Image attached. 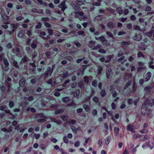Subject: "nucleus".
I'll return each mask as SVG.
<instances>
[{
  "mask_svg": "<svg viewBox=\"0 0 154 154\" xmlns=\"http://www.w3.org/2000/svg\"><path fill=\"white\" fill-rule=\"evenodd\" d=\"M66 1V0H63L58 5V7L61 8V10L63 11H64L67 8L65 4Z\"/></svg>",
  "mask_w": 154,
  "mask_h": 154,
  "instance_id": "obj_1",
  "label": "nucleus"
},
{
  "mask_svg": "<svg viewBox=\"0 0 154 154\" xmlns=\"http://www.w3.org/2000/svg\"><path fill=\"white\" fill-rule=\"evenodd\" d=\"M116 26L115 23L112 21L109 22L107 24V27L111 30H113L115 28Z\"/></svg>",
  "mask_w": 154,
  "mask_h": 154,
  "instance_id": "obj_2",
  "label": "nucleus"
},
{
  "mask_svg": "<svg viewBox=\"0 0 154 154\" xmlns=\"http://www.w3.org/2000/svg\"><path fill=\"white\" fill-rule=\"evenodd\" d=\"M28 58L26 56H24L22 58L20 63L22 64L27 62L28 61Z\"/></svg>",
  "mask_w": 154,
  "mask_h": 154,
  "instance_id": "obj_3",
  "label": "nucleus"
},
{
  "mask_svg": "<svg viewBox=\"0 0 154 154\" xmlns=\"http://www.w3.org/2000/svg\"><path fill=\"white\" fill-rule=\"evenodd\" d=\"M2 17L3 19V21L5 23V24H8L9 23L7 21L9 18L5 14L2 15Z\"/></svg>",
  "mask_w": 154,
  "mask_h": 154,
  "instance_id": "obj_4",
  "label": "nucleus"
},
{
  "mask_svg": "<svg viewBox=\"0 0 154 154\" xmlns=\"http://www.w3.org/2000/svg\"><path fill=\"white\" fill-rule=\"evenodd\" d=\"M127 129L128 131H130L132 132H135L133 126L131 124H129L128 125L127 127Z\"/></svg>",
  "mask_w": 154,
  "mask_h": 154,
  "instance_id": "obj_5",
  "label": "nucleus"
},
{
  "mask_svg": "<svg viewBox=\"0 0 154 154\" xmlns=\"http://www.w3.org/2000/svg\"><path fill=\"white\" fill-rule=\"evenodd\" d=\"M151 87H150L147 86L144 88V90L146 91V94L147 95L151 93Z\"/></svg>",
  "mask_w": 154,
  "mask_h": 154,
  "instance_id": "obj_6",
  "label": "nucleus"
},
{
  "mask_svg": "<svg viewBox=\"0 0 154 154\" xmlns=\"http://www.w3.org/2000/svg\"><path fill=\"white\" fill-rule=\"evenodd\" d=\"M151 76V72H148L145 76V79L146 81L147 82L149 80Z\"/></svg>",
  "mask_w": 154,
  "mask_h": 154,
  "instance_id": "obj_7",
  "label": "nucleus"
},
{
  "mask_svg": "<svg viewBox=\"0 0 154 154\" xmlns=\"http://www.w3.org/2000/svg\"><path fill=\"white\" fill-rule=\"evenodd\" d=\"M26 82V80L23 79H20L19 81V85L21 87L24 86Z\"/></svg>",
  "mask_w": 154,
  "mask_h": 154,
  "instance_id": "obj_8",
  "label": "nucleus"
},
{
  "mask_svg": "<svg viewBox=\"0 0 154 154\" xmlns=\"http://www.w3.org/2000/svg\"><path fill=\"white\" fill-rule=\"evenodd\" d=\"M134 39L137 41H140L142 39V36L140 34H136L134 37Z\"/></svg>",
  "mask_w": 154,
  "mask_h": 154,
  "instance_id": "obj_9",
  "label": "nucleus"
},
{
  "mask_svg": "<svg viewBox=\"0 0 154 154\" xmlns=\"http://www.w3.org/2000/svg\"><path fill=\"white\" fill-rule=\"evenodd\" d=\"M146 113L147 116L150 119L152 118V111L150 109H148L147 110Z\"/></svg>",
  "mask_w": 154,
  "mask_h": 154,
  "instance_id": "obj_10",
  "label": "nucleus"
},
{
  "mask_svg": "<svg viewBox=\"0 0 154 154\" xmlns=\"http://www.w3.org/2000/svg\"><path fill=\"white\" fill-rule=\"evenodd\" d=\"M112 71V70L110 68H108L106 71V75L107 79H109L110 76V74Z\"/></svg>",
  "mask_w": 154,
  "mask_h": 154,
  "instance_id": "obj_11",
  "label": "nucleus"
},
{
  "mask_svg": "<svg viewBox=\"0 0 154 154\" xmlns=\"http://www.w3.org/2000/svg\"><path fill=\"white\" fill-rule=\"evenodd\" d=\"M72 7L75 10H79L80 8L79 6L76 3H73L72 4Z\"/></svg>",
  "mask_w": 154,
  "mask_h": 154,
  "instance_id": "obj_12",
  "label": "nucleus"
},
{
  "mask_svg": "<svg viewBox=\"0 0 154 154\" xmlns=\"http://www.w3.org/2000/svg\"><path fill=\"white\" fill-rule=\"evenodd\" d=\"M12 51L13 53H19L20 51V48L18 47L13 48Z\"/></svg>",
  "mask_w": 154,
  "mask_h": 154,
  "instance_id": "obj_13",
  "label": "nucleus"
},
{
  "mask_svg": "<svg viewBox=\"0 0 154 154\" xmlns=\"http://www.w3.org/2000/svg\"><path fill=\"white\" fill-rule=\"evenodd\" d=\"M95 46V42L94 41H91L88 44V46L90 48L94 47Z\"/></svg>",
  "mask_w": 154,
  "mask_h": 154,
  "instance_id": "obj_14",
  "label": "nucleus"
},
{
  "mask_svg": "<svg viewBox=\"0 0 154 154\" xmlns=\"http://www.w3.org/2000/svg\"><path fill=\"white\" fill-rule=\"evenodd\" d=\"M75 17H78L79 15L81 16H83L84 15V13L81 11H77L75 12Z\"/></svg>",
  "mask_w": 154,
  "mask_h": 154,
  "instance_id": "obj_15",
  "label": "nucleus"
},
{
  "mask_svg": "<svg viewBox=\"0 0 154 154\" xmlns=\"http://www.w3.org/2000/svg\"><path fill=\"white\" fill-rule=\"evenodd\" d=\"M70 100V98L69 97H64L62 99V101L64 103L68 102Z\"/></svg>",
  "mask_w": 154,
  "mask_h": 154,
  "instance_id": "obj_16",
  "label": "nucleus"
},
{
  "mask_svg": "<svg viewBox=\"0 0 154 154\" xmlns=\"http://www.w3.org/2000/svg\"><path fill=\"white\" fill-rule=\"evenodd\" d=\"M103 16L101 15H99L96 16L95 18V19L97 20H102L103 18Z\"/></svg>",
  "mask_w": 154,
  "mask_h": 154,
  "instance_id": "obj_17",
  "label": "nucleus"
},
{
  "mask_svg": "<svg viewBox=\"0 0 154 154\" xmlns=\"http://www.w3.org/2000/svg\"><path fill=\"white\" fill-rule=\"evenodd\" d=\"M25 33L24 31L21 30L20 32L18 34L17 36L19 38H21L23 36Z\"/></svg>",
  "mask_w": 154,
  "mask_h": 154,
  "instance_id": "obj_18",
  "label": "nucleus"
},
{
  "mask_svg": "<svg viewBox=\"0 0 154 154\" xmlns=\"http://www.w3.org/2000/svg\"><path fill=\"white\" fill-rule=\"evenodd\" d=\"M99 39L101 40V42L104 43V42H107V41L106 39L105 38L104 36H102L99 37Z\"/></svg>",
  "mask_w": 154,
  "mask_h": 154,
  "instance_id": "obj_19",
  "label": "nucleus"
},
{
  "mask_svg": "<svg viewBox=\"0 0 154 154\" xmlns=\"http://www.w3.org/2000/svg\"><path fill=\"white\" fill-rule=\"evenodd\" d=\"M54 66H53L52 68V69L51 70V67H48L47 68V70L46 71L47 72H49L50 73V76L51 75V74L53 71L54 69Z\"/></svg>",
  "mask_w": 154,
  "mask_h": 154,
  "instance_id": "obj_20",
  "label": "nucleus"
},
{
  "mask_svg": "<svg viewBox=\"0 0 154 154\" xmlns=\"http://www.w3.org/2000/svg\"><path fill=\"white\" fill-rule=\"evenodd\" d=\"M80 93V90L79 89H77L74 93V97L76 98H78Z\"/></svg>",
  "mask_w": 154,
  "mask_h": 154,
  "instance_id": "obj_21",
  "label": "nucleus"
},
{
  "mask_svg": "<svg viewBox=\"0 0 154 154\" xmlns=\"http://www.w3.org/2000/svg\"><path fill=\"white\" fill-rule=\"evenodd\" d=\"M106 35L109 37L112 38V39H114L115 38L113 36L112 33L109 31H107L106 32Z\"/></svg>",
  "mask_w": 154,
  "mask_h": 154,
  "instance_id": "obj_22",
  "label": "nucleus"
},
{
  "mask_svg": "<svg viewBox=\"0 0 154 154\" xmlns=\"http://www.w3.org/2000/svg\"><path fill=\"white\" fill-rule=\"evenodd\" d=\"M71 128L72 131L75 134L77 133V131H78L79 130V129L78 128H76L73 126H71Z\"/></svg>",
  "mask_w": 154,
  "mask_h": 154,
  "instance_id": "obj_23",
  "label": "nucleus"
},
{
  "mask_svg": "<svg viewBox=\"0 0 154 154\" xmlns=\"http://www.w3.org/2000/svg\"><path fill=\"white\" fill-rule=\"evenodd\" d=\"M116 11L119 14H121L123 13V11L121 7L118 8L116 9Z\"/></svg>",
  "mask_w": 154,
  "mask_h": 154,
  "instance_id": "obj_24",
  "label": "nucleus"
},
{
  "mask_svg": "<svg viewBox=\"0 0 154 154\" xmlns=\"http://www.w3.org/2000/svg\"><path fill=\"white\" fill-rule=\"evenodd\" d=\"M83 107L85 109V110L86 112H88L89 111V110L90 109V107L89 106L86 104H84L83 106Z\"/></svg>",
  "mask_w": 154,
  "mask_h": 154,
  "instance_id": "obj_25",
  "label": "nucleus"
},
{
  "mask_svg": "<svg viewBox=\"0 0 154 154\" xmlns=\"http://www.w3.org/2000/svg\"><path fill=\"white\" fill-rule=\"evenodd\" d=\"M102 70L103 67L101 66H99L98 68V75L100 74Z\"/></svg>",
  "mask_w": 154,
  "mask_h": 154,
  "instance_id": "obj_26",
  "label": "nucleus"
},
{
  "mask_svg": "<svg viewBox=\"0 0 154 154\" xmlns=\"http://www.w3.org/2000/svg\"><path fill=\"white\" fill-rule=\"evenodd\" d=\"M11 26L13 29H16L18 27V25L17 24L12 23L10 25Z\"/></svg>",
  "mask_w": 154,
  "mask_h": 154,
  "instance_id": "obj_27",
  "label": "nucleus"
},
{
  "mask_svg": "<svg viewBox=\"0 0 154 154\" xmlns=\"http://www.w3.org/2000/svg\"><path fill=\"white\" fill-rule=\"evenodd\" d=\"M61 119L63 121L67 120L68 118V116L67 115H63L60 116Z\"/></svg>",
  "mask_w": 154,
  "mask_h": 154,
  "instance_id": "obj_28",
  "label": "nucleus"
},
{
  "mask_svg": "<svg viewBox=\"0 0 154 154\" xmlns=\"http://www.w3.org/2000/svg\"><path fill=\"white\" fill-rule=\"evenodd\" d=\"M135 55H136L135 54L132 56H130L128 58V61L129 62H131L132 61L134 60L136 57Z\"/></svg>",
  "mask_w": 154,
  "mask_h": 154,
  "instance_id": "obj_29",
  "label": "nucleus"
},
{
  "mask_svg": "<svg viewBox=\"0 0 154 154\" xmlns=\"http://www.w3.org/2000/svg\"><path fill=\"white\" fill-rule=\"evenodd\" d=\"M130 44V42H123L121 43V46L123 47L125 45H128Z\"/></svg>",
  "mask_w": 154,
  "mask_h": 154,
  "instance_id": "obj_30",
  "label": "nucleus"
},
{
  "mask_svg": "<svg viewBox=\"0 0 154 154\" xmlns=\"http://www.w3.org/2000/svg\"><path fill=\"white\" fill-rule=\"evenodd\" d=\"M114 130L116 136H118L119 135L118 132L119 131V128H118L115 127Z\"/></svg>",
  "mask_w": 154,
  "mask_h": 154,
  "instance_id": "obj_31",
  "label": "nucleus"
},
{
  "mask_svg": "<svg viewBox=\"0 0 154 154\" xmlns=\"http://www.w3.org/2000/svg\"><path fill=\"white\" fill-rule=\"evenodd\" d=\"M50 73L46 71H45L43 74H42V76H44V78H46L48 77L49 74Z\"/></svg>",
  "mask_w": 154,
  "mask_h": 154,
  "instance_id": "obj_32",
  "label": "nucleus"
},
{
  "mask_svg": "<svg viewBox=\"0 0 154 154\" xmlns=\"http://www.w3.org/2000/svg\"><path fill=\"white\" fill-rule=\"evenodd\" d=\"M3 60L4 64L5 66H9V63L7 59L4 58Z\"/></svg>",
  "mask_w": 154,
  "mask_h": 154,
  "instance_id": "obj_33",
  "label": "nucleus"
},
{
  "mask_svg": "<svg viewBox=\"0 0 154 154\" xmlns=\"http://www.w3.org/2000/svg\"><path fill=\"white\" fill-rule=\"evenodd\" d=\"M69 76V74L68 72H66L63 74V75L61 77V78H62L63 79H65Z\"/></svg>",
  "mask_w": 154,
  "mask_h": 154,
  "instance_id": "obj_34",
  "label": "nucleus"
},
{
  "mask_svg": "<svg viewBox=\"0 0 154 154\" xmlns=\"http://www.w3.org/2000/svg\"><path fill=\"white\" fill-rule=\"evenodd\" d=\"M42 27V24L40 22H38L37 25L35 26V28L39 29Z\"/></svg>",
  "mask_w": 154,
  "mask_h": 154,
  "instance_id": "obj_35",
  "label": "nucleus"
},
{
  "mask_svg": "<svg viewBox=\"0 0 154 154\" xmlns=\"http://www.w3.org/2000/svg\"><path fill=\"white\" fill-rule=\"evenodd\" d=\"M110 139V137H107L105 139V143L106 145H108L109 143Z\"/></svg>",
  "mask_w": 154,
  "mask_h": 154,
  "instance_id": "obj_36",
  "label": "nucleus"
},
{
  "mask_svg": "<svg viewBox=\"0 0 154 154\" xmlns=\"http://www.w3.org/2000/svg\"><path fill=\"white\" fill-rule=\"evenodd\" d=\"M137 57L140 58L141 57H145L144 55L141 52H139L137 54Z\"/></svg>",
  "mask_w": 154,
  "mask_h": 154,
  "instance_id": "obj_37",
  "label": "nucleus"
},
{
  "mask_svg": "<svg viewBox=\"0 0 154 154\" xmlns=\"http://www.w3.org/2000/svg\"><path fill=\"white\" fill-rule=\"evenodd\" d=\"M100 94L102 97H104L106 95V92L105 90H103L100 92Z\"/></svg>",
  "mask_w": 154,
  "mask_h": 154,
  "instance_id": "obj_38",
  "label": "nucleus"
},
{
  "mask_svg": "<svg viewBox=\"0 0 154 154\" xmlns=\"http://www.w3.org/2000/svg\"><path fill=\"white\" fill-rule=\"evenodd\" d=\"M92 86L96 87L97 86V81L96 80H94L92 82Z\"/></svg>",
  "mask_w": 154,
  "mask_h": 154,
  "instance_id": "obj_39",
  "label": "nucleus"
},
{
  "mask_svg": "<svg viewBox=\"0 0 154 154\" xmlns=\"http://www.w3.org/2000/svg\"><path fill=\"white\" fill-rule=\"evenodd\" d=\"M101 45L100 44H97L96 46L92 48L93 50H97L99 48H100L101 47Z\"/></svg>",
  "mask_w": 154,
  "mask_h": 154,
  "instance_id": "obj_40",
  "label": "nucleus"
},
{
  "mask_svg": "<svg viewBox=\"0 0 154 154\" xmlns=\"http://www.w3.org/2000/svg\"><path fill=\"white\" fill-rule=\"evenodd\" d=\"M93 100L95 103H98L99 101L98 98L97 97H94L93 98Z\"/></svg>",
  "mask_w": 154,
  "mask_h": 154,
  "instance_id": "obj_41",
  "label": "nucleus"
},
{
  "mask_svg": "<svg viewBox=\"0 0 154 154\" xmlns=\"http://www.w3.org/2000/svg\"><path fill=\"white\" fill-rule=\"evenodd\" d=\"M84 81L85 83H88L89 82L88 77V76H85L83 77Z\"/></svg>",
  "mask_w": 154,
  "mask_h": 154,
  "instance_id": "obj_42",
  "label": "nucleus"
},
{
  "mask_svg": "<svg viewBox=\"0 0 154 154\" xmlns=\"http://www.w3.org/2000/svg\"><path fill=\"white\" fill-rule=\"evenodd\" d=\"M123 55V53L122 50H120L118 51L117 55L118 57L122 56Z\"/></svg>",
  "mask_w": 154,
  "mask_h": 154,
  "instance_id": "obj_43",
  "label": "nucleus"
},
{
  "mask_svg": "<svg viewBox=\"0 0 154 154\" xmlns=\"http://www.w3.org/2000/svg\"><path fill=\"white\" fill-rule=\"evenodd\" d=\"M44 24L45 26L47 28H51V25L48 23L45 22Z\"/></svg>",
  "mask_w": 154,
  "mask_h": 154,
  "instance_id": "obj_44",
  "label": "nucleus"
},
{
  "mask_svg": "<svg viewBox=\"0 0 154 154\" xmlns=\"http://www.w3.org/2000/svg\"><path fill=\"white\" fill-rule=\"evenodd\" d=\"M63 110L62 109L60 110H57L55 111V114H57L59 113H60L63 112Z\"/></svg>",
  "mask_w": 154,
  "mask_h": 154,
  "instance_id": "obj_45",
  "label": "nucleus"
},
{
  "mask_svg": "<svg viewBox=\"0 0 154 154\" xmlns=\"http://www.w3.org/2000/svg\"><path fill=\"white\" fill-rule=\"evenodd\" d=\"M145 67H139L137 68V71L138 72H140L142 71L143 69H145Z\"/></svg>",
  "mask_w": 154,
  "mask_h": 154,
  "instance_id": "obj_46",
  "label": "nucleus"
},
{
  "mask_svg": "<svg viewBox=\"0 0 154 154\" xmlns=\"http://www.w3.org/2000/svg\"><path fill=\"white\" fill-rule=\"evenodd\" d=\"M64 143H68V140L66 136H64L63 138Z\"/></svg>",
  "mask_w": 154,
  "mask_h": 154,
  "instance_id": "obj_47",
  "label": "nucleus"
},
{
  "mask_svg": "<svg viewBox=\"0 0 154 154\" xmlns=\"http://www.w3.org/2000/svg\"><path fill=\"white\" fill-rule=\"evenodd\" d=\"M107 10L112 14H114L115 12L114 10L112 8H107Z\"/></svg>",
  "mask_w": 154,
  "mask_h": 154,
  "instance_id": "obj_48",
  "label": "nucleus"
},
{
  "mask_svg": "<svg viewBox=\"0 0 154 154\" xmlns=\"http://www.w3.org/2000/svg\"><path fill=\"white\" fill-rule=\"evenodd\" d=\"M13 64L14 66L16 68H18L19 67V66L17 64V63L16 61L14 60H13Z\"/></svg>",
  "mask_w": 154,
  "mask_h": 154,
  "instance_id": "obj_49",
  "label": "nucleus"
},
{
  "mask_svg": "<svg viewBox=\"0 0 154 154\" xmlns=\"http://www.w3.org/2000/svg\"><path fill=\"white\" fill-rule=\"evenodd\" d=\"M147 103V101H146L144 102L142 104V106L141 107V109H143L145 108L146 107V104Z\"/></svg>",
  "mask_w": 154,
  "mask_h": 154,
  "instance_id": "obj_50",
  "label": "nucleus"
},
{
  "mask_svg": "<svg viewBox=\"0 0 154 154\" xmlns=\"http://www.w3.org/2000/svg\"><path fill=\"white\" fill-rule=\"evenodd\" d=\"M5 57V54L4 53L0 54V61L3 60L4 58Z\"/></svg>",
  "mask_w": 154,
  "mask_h": 154,
  "instance_id": "obj_51",
  "label": "nucleus"
},
{
  "mask_svg": "<svg viewBox=\"0 0 154 154\" xmlns=\"http://www.w3.org/2000/svg\"><path fill=\"white\" fill-rule=\"evenodd\" d=\"M98 52L101 53L105 54L106 51L103 49H100L98 51Z\"/></svg>",
  "mask_w": 154,
  "mask_h": 154,
  "instance_id": "obj_52",
  "label": "nucleus"
},
{
  "mask_svg": "<svg viewBox=\"0 0 154 154\" xmlns=\"http://www.w3.org/2000/svg\"><path fill=\"white\" fill-rule=\"evenodd\" d=\"M47 31L48 32V33L50 35H52L53 34V30L51 29H47Z\"/></svg>",
  "mask_w": 154,
  "mask_h": 154,
  "instance_id": "obj_53",
  "label": "nucleus"
},
{
  "mask_svg": "<svg viewBox=\"0 0 154 154\" xmlns=\"http://www.w3.org/2000/svg\"><path fill=\"white\" fill-rule=\"evenodd\" d=\"M25 4L27 5H31L32 4L31 1L29 0H25Z\"/></svg>",
  "mask_w": 154,
  "mask_h": 154,
  "instance_id": "obj_54",
  "label": "nucleus"
},
{
  "mask_svg": "<svg viewBox=\"0 0 154 154\" xmlns=\"http://www.w3.org/2000/svg\"><path fill=\"white\" fill-rule=\"evenodd\" d=\"M114 55L113 54L109 55L107 56V58L110 61V60L112 59Z\"/></svg>",
  "mask_w": 154,
  "mask_h": 154,
  "instance_id": "obj_55",
  "label": "nucleus"
},
{
  "mask_svg": "<svg viewBox=\"0 0 154 154\" xmlns=\"http://www.w3.org/2000/svg\"><path fill=\"white\" fill-rule=\"evenodd\" d=\"M31 46L32 48H35L37 46V45L35 43L32 42L31 44Z\"/></svg>",
  "mask_w": 154,
  "mask_h": 154,
  "instance_id": "obj_56",
  "label": "nucleus"
},
{
  "mask_svg": "<svg viewBox=\"0 0 154 154\" xmlns=\"http://www.w3.org/2000/svg\"><path fill=\"white\" fill-rule=\"evenodd\" d=\"M41 20L43 21H48L49 19L48 17H43L42 18Z\"/></svg>",
  "mask_w": 154,
  "mask_h": 154,
  "instance_id": "obj_57",
  "label": "nucleus"
},
{
  "mask_svg": "<svg viewBox=\"0 0 154 154\" xmlns=\"http://www.w3.org/2000/svg\"><path fill=\"white\" fill-rule=\"evenodd\" d=\"M80 144V142L79 141H78L75 142L74 143V146L75 147H77L79 146Z\"/></svg>",
  "mask_w": 154,
  "mask_h": 154,
  "instance_id": "obj_58",
  "label": "nucleus"
},
{
  "mask_svg": "<svg viewBox=\"0 0 154 154\" xmlns=\"http://www.w3.org/2000/svg\"><path fill=\"white\" fill-rule=\"evenodd\" d=\"M92 5L94 6H99L101 5V4L99 2H94L92 3Z\"/></svg>",
  "mask_w": 154,
  "mask_h": 154,
  "instance_id": "obj_59",
  "label": "nucleus"
},
{
  "mask_svg": "<svg viewBox=\"0 0 154 154\" xmlns=\"http://www.w3.org/2000/svg\"><path fill=\"white\" fill-rule=\"evenodd\" d=\"M134 29H136L141 31V29L140 26L137 25H135L134 26Z\"/></svg>",
  "mask_w": 154,
  "mask_h": 154,
  "instance_id": "obj_60",
  "label": "nucleus"
},
{
  "mask_svg": "<svg viewBox=\"0 0 154 154\" xmlns=\"http://www.w3.org/2000/svg\"><path fill=\"white\" fill-rule=\"evenodd\" d=\"M9 106L10 107H13L14 106V103L13 101H10L9 103Z\"/></svg>",
  "mask_w": 154,
  "mask_h": 154,
  "instance_id": "obj_61",
  "label": "nucleus"
},
{
  "mask_svg": "<svg viewBox=\"0 0 154 154\" xmlns=\"http://www.w3.org/2000/svg\"><path fill=\"white\" fill-rule=\"evenodd\" d=\"M69 123L72 124H75L76 123V120L72 119L69 121Z\"/></svg>",
  "mask_w": 154,
  "mask_h": 154,
  "instance_id": "obj_62",
  "label": "nucleus"
},
{
  "mask_svg": "<svg viewBox=\"0 0 154 154\" xmlns=\"http://www.w3.org/2000/svg\"><path fill=\"white\" fill-rule=\"evenodd\" d=\"M0 88L2 92H4L5 90V87L3 85H0Z\"/></svg>",
  "mask_w": 154,
  "mask_h": 154,
  "instance_id": "obj_63",
  "label": "nucleus"
},
{
  "mask_svg": "<svg viewBox=\"0 0 154 154\" xmlns=\"http://www.w3.org/2000/svg\"><path fill=\"white\" fill-rule=\"evenodd\" d=\"M31 40L29 38H27L26 44V45H29L30 44Z\"/></svg>",
  "mask_w": 154,
  "mask_h": 154,
  "instance_id": "obj_64",
  "label": "nucleus"
}]
</instances>
